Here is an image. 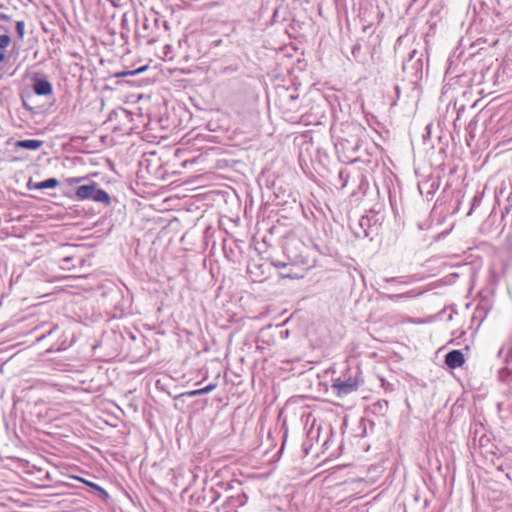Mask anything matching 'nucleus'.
Listing matches in <instances>:
<instances>
[{
	"label": "nucleus",
	"mask_w": 512,
	"mask_h": 512,
	"mask_svg": "<svg viewBox=\"0 0 512 512\" xmlns=\"http://www.w3.org/2000/svg\"><path fill=\"white\" fill-rule=\"evenodd\" d=\"M198 395H199L198 390H193V391H189V392L181 394V396H188V397H194V396H198Z\"/></svg>",
	"instance_id": "nucleus-14"
},
{
	"label": "nucleus",
	"mask_w": 512,
	"mask_h": 512,
	"mask_svg": "<svg viewBox=\"0 0 512 512\" xmlns=\"http://www.w3.org/2000/svg\"><path fill=\"white\" fill-rule=\"evenodd\" d=\"M24 22H16V32H18L19 38H23L24 36Z\"/></svg>",
	"instance_id": "nucleus-12"
},
{
	"label": "nucleus",
	"mask_w": 512,
	"mask_h": 512,
	"mask_svg": "<svg viewBox=\"0 0 512 512\" xmlns=\"http://www.w3.org/2000/svg\"><path fill=\"white\" fill-rule=\"evenodd\" d=\"M444 361L450 369H457L463 366L465 357L460 350H453L446 354Z\"/></svg>",
	"instance_id": "nucleus-2"
},
{
	"label": "nucleus",
	"mask_w": 512,
	"mask_h": 512,
	"mask_svg": "<svg viewBox=\"0 0 512 512\" xmlns=\"http://www.w3.org/2000/svg\"><path fill=\"white\" fill-rule=\"evenodd\" d=\"M71 478L76 479L77 481H80V482L92 487V489L94 491H96L103 499H107L109 497L108 492L106 490H104L103 488H101V486L96 484L95 482L89 481V480L79 477V476H71Z\"/></svg>",
	"instance_id": "nucleus-6"
},
{
	"label": "nucleus",
	"mask_w": 512,
	"mask_h": 512,
	"mask_svg": "<svg viewBox=\"0 0 512 512\" xmlns=\"http://www.w3.org/2000/svg\"><path fill=\"white\" fill-rule=\"evenodd\" d=\"M33 90L37 95L47 96L53 93V87L45 78H35L33 82Z\"/></svg>",
	"instance_id": "nucleus-3"
},
{
	"label": "nucleus",
	"mask_w": 512,
	"mask_h": 512,
	"mask_svg": "<svg viewBox=\"0 0 512 512\" xmlns=\"http://www.w3.org/2000/svg\"><path fill=\"white\" fill-rule=\"evenodd\" d=\"M83 179H84V177H73V178H68L67 182L69 185H74V183H78V182L82 181Z\"/></svg>",
	"instance_id": "nucleus-13"
},
{
	"label": "nucleus",
	"mask_w": 512,
	"mask_h": 512,
	"mask_svg": "<svg viewBox=\"0 0 512 512\" xmlns=\"http://www.w3.org/2000/svg\"><path fill=\"white\" fill-rule=\"evenodd\" d=\"M215 387H216V384L210 383V384H208V386H205L204 388L199 389L198 393H199V395L208 394L211 391H213Z\"/></svg>",
	"instance_id": "nucleus-11"
},
{
	"label": "nucleus",
	"mask_w": 512,
	"mask_h": 512,
	"mask_svg": "<svg viewBox=\"0 0 512 512\" xmlns=\"http://www.w3.org/2000/svg\"><path fill=\"white\" fill-rule=\"evenodd\" d=\"M59 185V182L57 178H49L46 180H43L41 182H38L36 184V189L44 190V189H54L57 188Z\"/></svg>",
	"instance_id": "nucleus-8"
},
{
	"label": "nucleus",
	"mask_w": 512,
	"mask_h": 512,
	"mask_svg": "<svg viewBox=\"0 0 512 512\" xmlns=\"http://www.w3.org/2000/svg\"><path fill=\"white\" fill-rule=\"evenodd\" d=\"M96 184H83L76 189V198L79 200L93 199Z\"/></svg>",
	"instance_id": "nucleus-4"
},
{
	"label": "nucleus",
	"mask_w": 512,
	"mask_h": 512,
	"mask_svg": "<svg viewBox=\"0 0 512 512\" xmlns=\"http://www.w3.org/2000/svg\"><path fill=\"white\" fill-rule=\"evenodd\" d=\"M6 60V55L3 52H0V62H4Z\"/></svg>",
	"instance_id": "nucleus-15"
},
{
	"label": "nucleus",
	"mask_w": 512,
	"mask_h": 512,
	"mask_svg": "<svg viewBox=\"0 0 512 512\" xmlns=\"http://www.w3.org/2000/svg\"><path fill=\"white\" fill-rule=\"evenodd\" d=\"M148 69V66H143V67H140L136 70H132V71H122V72H118L116 73L115 75L117 77H126V76H133V75H137V74H140V73H143L145 72L146 70Z\"/></svg>",
	"instance_id": "nucleus-9"
},
{
	"label": "nucleus",
	"mask_w": 512,
	"mask_h": 512,
	"mask_svg": "<svg viewBox=\"0 0 512 512\" xmlns=\"http://www.w3.org/2000/svg\"><path fill=\"white\" fill-rule=\"evenodd\" d=\"M360 387V380L357 377H348L347 379L337 378L331 384L332 390L337 396L342 397L356 392Z\"/></svg>",
	"instance_id": "nucleus-1"
},
{
	"label": "nucleus",
	"mask_w": 512,
	"mask_h": 512,
	"mask_svg": "<svg viewBox=\"0 0 512 512\" xmlns=\"http://www.w3.org/2000/svg\"><path fill=\"white\" fill-rule=\"evenodd\" d=\"M42 141L37 139L18 140L15 143L16 148L27 150H38L42 146Z\"/></svg>",
	"instance_id": "nucleus-5"
},
{
	"label": "nucleus",
	"mask_w": 512,
	"mask_h": 512,
	"mask_svg": "<svg viewBox=\"0 0 512 512\" xmlns=\"http://www.w3.org/2000/svg\"><path fill=\"white\" fill-rule=\"evenodd\" d=\"M11 43V39L7 34L0 35V49L7 48Z\"/></svg>",
	"instance_id": "nucleus-10"
},
{
	"label": "nucleus",
	"mask_w": 512,
	"mask_h": 512,
	"mask_svg": "<svg viewBox=\"0 0 512 512\" xmlns=\"http://www.w3.org/2000/svg\"><path fill=\"white\" fill-rule=\"evenodd\" d=\"M93 200L105 205H111L112 202L111 196L105 190L97 188V184L95 185Z\"/></svg>",
	"instance_id": "nucleus-7"
}]
</instances>
